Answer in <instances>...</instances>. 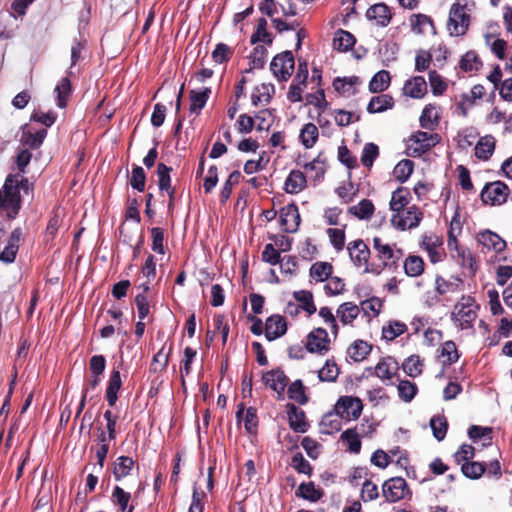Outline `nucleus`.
<instances>
[{
	"label": "nucleus",
	"mask_w": 512,
	"mask_h": 512,
	"mask_svg": "<svg viewBox=\"0 0 512 512\" xmlns=\"http://www.w3.org/2000/svg\"><path fill=\"white\" fill-rule=\"evenodd\" d=\"M267 49L263 45H257L249 56V68L245 70L246 73L254 69H261L264 67L267 57Z\"/></svg>",
	"instance_id": "a18cd8bd"
},
{
	"label": "nucleus",
	"mask_w": 512,
	"mask_h": 512,
	"mask_svg": "<svg viewBox=\"0 0 512 512\" xmlns=\"http://www.w3.org/2000/svg\"><path fill=\"white\" fill-rule=\"evenodd\" d=\"M210 94H211V89L208 87L202 89L201 91L191 90L190 95H189L190 102H191L190 103V112L197 113V112L201 111L205 107Z\"/></svg>",
	"instance_id": "f704fd0d"
},
{
	"label": "nucleus",
	"mask_w": 512,
	"mask_h": 512,
	"mask_svg": "<svg viewBox=\"0 0 512 512\" xmlns=\"http://www.w3.org/2000/svg\"><path fill=\"white\" fill-rule=\"evenodd\" d=\"M360 313L363 312L365 316L368 318H373L378 316L380 313V310L382 308V302L379 298H371L365 301L361 302V305L359 306Z\"/></svg>",
	"instance_id": "4d7b16f0"
},
{
	"label": "nucleus",
	"mask_w": 512,
	"mask_h": 512,
	"mask_svg": "<svg viewBox=\"0 0 512 512\" xmlns=\"http://www.w3.org/2000/svg\"><path fill=\"white\" fill-rule=\"evenodd\" d=\"M424 261L420 256L409 255L403 263L405 274L409 277H418L424 272Z\"/></svg>",
	"instance_id": "a19ab883"
},
{
	"label": "nucleus",
	"mask_w": 512,
	"mask_h": 512,
	"mask_svg": "<svg viewBox=\"0 0 512 512\" xmlns=\"http://www.w3.org/2000/svg\"><path fill=\"white\" fill-rule=\"evenodd\" d=\"M366 371L369 374H374L381 379L383 382H387L393 379L399 371L398 362L393 357H384L374 368H367Z\"/></svg>",
	"instance_id": "ddd939ff"
},
{
	"label": "nucleus",
	"mask_w": 512,
	"mask_h": 512,
	"mask_svg": "<svg viewBox=\"0 0 512 512\" xmlns=\"http://www.w3.org/2000/svg\"><path fill=\"white\" fill-rule=\"evenodd\" d=\"M339 375V368L333 360H327L325 365L318 371V378L323 382H334Z\"/></svg>",
	"instance_id": "603ef678"
},
{
	"label": "nucleus",
	"mask_w": 512,
	"mask_h": 512,
	"mask_svg": "<svg viewBox=\"0 0 512 512\" xmlns=\"http://www.w3.org/2000/svg\"><path fill=\"white\" fill-rule=\"evenodd\" d=\"M441 356L445 358L443 361L444 364L450 365L457 362L459 359V354L456 344L451 340L444 342L441 348Z\"/></svg>",
	"instance_id": "0e129e2a"
},
{
	"label": "nucleus",
	"mask_w": 512,
	"mask_h": 512,
	"mask_svg": "<svg viewBox=\"0 0 512 512\" xmlns=\"http://www.w3.org/2000/svg\"><path fill=\"white\" fill-rule=\"evenodd\" d=\"M397 388L399 397L405 402H410L417 393L416 384L408 380H401Z\"/></svg>",
	"instance_id": "e2e57ef3"
},
{
	"label": "nucleus",
	"mask_w": 512,
	"mask_h": 512,
	"mask_svg": "<svg viewBox=\"0 0 512 512\" xmlns=\"http://www.w3.org/2000/svg\"><path fill=\"white\" fill-rule=\"evenodd\" d=\"M306 349L311 353L325 355L330 349V339L324 328H316L307 335Z\"/></svg>",
	"instance_id": "9b49d317"
},
{
	"label": "nucleus",
	"mask_w": 512,
	"mask_h": 512,
	"mask_svg": "<svg viewBox=\"0 0 512 512\" xmlns=\"http://www.w3.org/2000/svg\"><path fill=\"white\" fill-rule=\"evenodd\" d=\"M409 493L407 482L402 477L386 480L382 485V495L390 503L398 502Z\"/></svg>",
	"instance_id": "6e6552de"
},
{
	"label": "nucleus",
	"mask_w": 512,
	"mask_h": 512,
	"mask_svg": "<svg viewBox=\"0 0 512 512\" xmlns=\"http://www.w3.org/2000/svg\"><path fill=\"white\" fill-rule=\"evenodd\" d=\"M287 414L290 427L296 432H305L307 423L304 412L294 404H287Z\"/></svg>",
	"instance_id": "393cba45"
},
{
	"label": "nucleus",
	"mask_w": 512,
	"mask_h": 512,
	"mask_svg": "<svg viewBox=\"0 0 512 512\" xmlns=\"http://www.w3.org/2000/svg\"><path fill=\"white\" fill-rule=\"evenodd\" d=\"M306 187V178L299 170H292L286 181L285 191L290 194H297Z\"/></svg>",
	"instance_id": "bb28decb"
},
{
	"label": "nucleus",
	"mask_w": 512,
	"mask_h": 512,
	"mask_svg": "<svg viewBox=\"0 0 512 512\" xmlns=\"http://www.w3.org/2000/svg\"><path fill=\"white\" fill-rule=\"evenodd\" d=\"M495 149V139L491 135L481 137L475 146V156L481 160H488Z\"/></svg>",
	"instance_id": "2f4dec72"
},
{
	"label": "nucleus",
	"mask_w": 512,
	"mask_h": 512,
	"mask_svg": "<svg viewBox=\"0 0 512 512\" xmlns=\"http://www.w3.org/2000/svg\"><path fill=\"white\" fill-rule=\"evenodd\" d=\"M359 314L360 308L353 302H344L336 310V316L343 325H352Z\"/></svg>",
	"instance_id": "5701e85b"
},
{
	"label": "nucleus",
	"mask_w": 512,
	"mask_h": 512,
	"mask_svg": "<svg viewBox=\"0 0 512 512\" xmlns=\"http://www.w3.org/2000/svg\"><path fill=\"white\" fill-rule=\"evenodd\" d=\"M362 401L357 397L342 396L335 405L337 415L342 419H357L362 413Z\"/></svg>",
	"instance_id": "1a4fd4ad"
},
{
	"label": "nucleus",
	"mask_w": 512,
	"mask_h": 512,
	"mask_svg": "<svg viewBox=\"0 0 512 512\" xmlns=\"http://www.w3.org/2000/svg\"><path fill=\"white\" fill-rule=\"evenodd\" d=\"M410 202V192L407 188L399 187L393 193L390 200V209L393 214L405 209Z\"/></svg>",
	"instance_id": "c9c22d12"
},
{
	"label": "nucleus",
	"mask_w": 512,
	"mask_h": 512,
	"mask_svg": "<svg viewBox=\"0 0 512 512\" xmlns=\"http://www.w3.org/2000/svg\"><path fill=\"white\" fill-rule=\"evenodd\" d=\"M379 155V148L374 143H367L363 147L361 162L366 167H371Z\"/></svg>",
	"instance_id": "69168bd1"
},
{
	"label": "nucleus",
	"mask_w": 512,
	"mask_h": 512,
	"mask_svg": "<svg viewBox=\"0 0 512 512\" xmlns=\"http://www.w3.org/2000/svg\"><path fill=\"white\" fill-rule=\"evenodd\" d=\"M413 170H414L413 161H411L409 159H403L395 166L393 173H394L395 178L399 182L404 183L410 177Z\"/></svg>",
	"instance_id": "864d4df0"
},
{
	"label": "nucleus",
	"mask_w": 512,
	"mask_h": 512,
	"mask_svg": "<svg viewBox=\"0 0 512 512\" xmlns=\"http://www.w3.org/2000/svg\"><path fill=\"white\" fill-rule=\"evenodd\" d=\"M373 249L379 264L370 263L364 269L365 273L380 274L384 268L396 267L403 253L401 249H394L390 244L384 243L380 237L373 238Z\"/></svg>",
	"instance_id": "f03ea898"
},
{
	"label": "nucleus",
	"mask_w": 512,
	"mask_h": 512,
	"mask_svg": "<svg viewBox=\"0 0 512 512\" xmlns=\"http://www.w3.org/2000/svg\"><path fill=\"white\" fill-rule=\"evenodd\" d=\"M394 106V99L388 94H381L371 98L367 106V111L370 114L381 113Z\"/></svg>",
	"instance_id": "cd10ccee"
},
{
	"label": "nucleus",
	"mask_w": 512,
	"mask_h": 512,
	"mask_svg": "<svg viewBox=\"0 0 512 512\" xmlns=\"http://www.w3.org/2000/svg\"><path fill=\"white\" fill-rule=\"evenodd\" d=\"M259 42H263L267 45H272L273 43V37L267 30V20L265 18L258 20L256 30L251 36L252 44Z\"/></svg>",
	"instance_id": "de8ad7c7"
},
{
	"label": "nucleus",
	"mask_w": 512,
	"mask_h": 512,
	"mask_svg": "<svg viewBox=\"0 0 512 512\" xmlns=\"http://www.w3.org/2000/svg\"><path fill=\"white\" fill-rule=\"evenodd\" d=\"M482 65L474 51L467 52L460 60V68L465 72L477 71Z\"/></svg>",
	"instance_id": "5fc2aeb1"
},
{
	"label": "nucleus",
	"mask_w": 512,
	"mask_h": 512,
	"mask_svg": "<svg viewBox=\"0 0 512 512\" xmlns=\"http://www.w3.org/2000/svg\"><path fill=\"white\" fill-rule=\"evenodd\" d=\"M134 460L131 457L128 456H120L118 457L114 462V468H113V475L114 478L117 481L122 480L123 478L127 477L133 467H134Z\"/></svg>",
	"instance_id": "7c9ffc66"
},
{
	"label": "nucleus",
	"mask_w": 512,
	"mask_h": 512,
	"mask_svg": "<svg viewBox=\"0 0 512 512\" xmlns=\"http://www.w3.org/2000/svg\"><path fill=\"white\" fill-rule=\"evenodd\" d=\"M131 499V494L126 492L123 488L116 485L113 488L111 494V500L114 505L119 506L121 512H128L131 509V512L134 510L133 505H129Z\"/></svg>",
	"instance_id": "473e14b6"
},
{
	"label": "nucleus",
	"mask_w": 512,
	"mask_h": 512,
	"mask_svg": "<svg viewBox=\"0 0 512 512\" xmlns=\"http://www.w3.org/2000/svg\"><path fill=\"white\" fill-rule=\"evenodd\" d=\"M374 205L371 200L363 199L357 205L351 206L348 212L361 220H369L374 214Z\"/></svg>",
	"instance_id": "4c0bfd02"
},
{
	"label": "nucleus",
	"mask_w": 512,
	"mask_h": 512,
	"mask_svg": "<svg viewBox=\"0 0 512 512\" xmlns=\"http://www.w3.org/2000/svg\"><path fill=\"white\" fill-rule=\"evenodd\" d=\"M274 93V86L271 84L262 83L254 88L251 95V101L253 106L259 104H268L271 100V96Z\"/></svg>",
	"instance_id": "e433bc0d"
},
{
	"label": "nucleus",
	"mask_w": 512,
	"mask_h": 512,
	"mask_svg": "<svg viewBox=\"0 0 512 512\" xmlns=\"http://www.w3.org/2000/svg\"><path fill=\"white\" fill-rule=\"evenodd\" d=\"M300 224V214L296 204L291 203L280 210V225L283 231L294 233Z\"/></svg>",
	"instance_id": "4468645a"
},
{
	"label": "nucleus",
	"mask_w": 512,
	"mask_h": 512,
	"mask_svg": "<svg viewBox=\"0 0 512 512\" xmlns=\"http://www.w3.org/2000/svg\"><path fill=\"white\" fill-rule=\"evenodd\" d=\"M262 380L266 387L277 393L278 399H283L284 391L288 386L289 379L284 371L277 368L263 374Z\"/></svg>",
	"instance_id": "f8f14e48"
},
{
	"label": "nucleus",
	"mask_w": 512,
	"mask_h": 512,
	"mask_svg": "<svg viewBox=\"0 0 512 512\" xmlns=\"http://www.w3.org/2000/svg\"><path fill=\"white\" fill-rule=\"evenodd\" d=\"M371 349V345L366 341L356 340L349 346L347 353L353 361L360 362L370 354Z\"/></svg>",
	"instance_id": "ea45409f"
},
{
	"label": "nucleus",
	"mask_w": 512,
	"mask_h": 512,
	"mask_svg": "<svg viewBox=\"0 0 512 512\" xmlns=\"http://www.w3.org/2000/svg\"><path fill=\"white\" fill-rule=\"evenodd\" d=\"M356 43L354 35L346 30L338 29L333 38V47L339 52H347L353 48Z\"/></svg>",
	"instance_id": "a878e982"
},
{
	"label": "nucleus",
	"mask_w": 512,
	"mask_h": 512,
	"mask_svg": "<svg viewBox=\"0 0 512 512\" xmlns=\"http://www.w3.org/2000/svg\"><path fill=\"white\" fill-rule=\"evenodd\" d=\"M420 126L423 129L433 131L437 128L440 122L439 107L435 104H428L422 110L419 118Z\"/></svg>",
	"instance_id": "412c9836"
},
{
	"label": "nucleus",
	"mask_w": 512,
	"mask_h": 512,
	"mask_svg": "<svg viewBox=\"0 0 512 512\" xmlns=\"http://www.w3.org/2000/svg\"><path fill=\"white\" fill-rule=\"evenodd\" d=\"M442 240L435 234H425L422 237L421 248L424 249L432 263H437L442 260V253L439 247L442 245Z\"/></svg>",
	"instance_id": "6ab92c4d"
},
{
	"label": "nucleus",
	"mask_w": 512,
	"mask_h": 512,
	"mask_svg": "<svg viewBox=\"0 0 512 512\" xmlns=\"http://www.w3.org/2000/svg\"><path fill=\"white\" fill-rule=\"evenodd\" d=\"M323 495L321 489L316 488L313 482L301 483L296 491V496L310 502H317Z\"/></svg>",
	"instance_id": "c03bdc74"
},
{
	"label": "nucleus",
	"mask_w": 512,
	"mask_h": 512,
	"mask_svg": "<svg viewBox=\"0 0 512 512\" xmlns=\"http://www.w3.org/2000/svg\"><path fill=\"white\" fill-rule=\"evenodd\" d=\"M340 416L336 414H327L322 418L321 427L322 431L327 434L337 432L341 429Z\"/></svg>",
	"instance_id": "052dcab7"
},
{
	"label": "nucleus",
	"mask_w": 512,
	"mask_h": 512,
	"mask_svg": "<svg viewBox=\"0 0 512 512\" xmlns=\"http://www.w3.org/2000/svg\"><path fill=\"white\" fill-rule=\"evenodd\" d=\"M47 135L46 129H41L36 132H31L27 126L23 128L21 142L32 149L39 148Z\"/></svg>",
	"instance_id": "c756f323"
},
{
	"label": "nucleus",
	"mask_w": 512,
	"mask_h": 512,
	"mask_svg": "<svg viewBox=\"0 0 512 512\" xmlns=\"http://www.w3.org/2000/svg\"><path fill=\"white\" fill-rule=\"evenodd\" d=\"M478 310L479 305L476 303L475 298L469 295H463L454 305L451 319L462 329H467L472 327L473 322L477 318Z\"/></svg>",
	"instance_id": "39448f33"
},
{
	"label": "nucleus",
	"mask_w": 512,
	"mask_h": 512,
	"mask_svg": "<svg viewBox=\"0 0 512 512\" xmlns=\"http://www.w3.org/2000/svg\"><path fill=\"white\" fill-rule=\"evenodd\" d=\"M477 240L484 248L496 253L504 251L507 245L505 240H503L497 233L490 230L479 232Z\"/></svg>",
	"instance_id": "dca6fc26"
},
{
	"label": "nucleus",
	"mask_w": 512,
	"mask_h": 512,
	"mask_svg": "<svg viewBox=\"0 0 512 512\" xmlns=\"http://www.w3.org/2000/svg\"><path fill=\"white\" fill-rule=\"evenodd\" d=\"M347 250L351 261L357 267L370 265L368 263L370 257V249L362 239L351 241L347 245Z\"/></svg>",
	"instance_id": "2eb2a0df"
},
{
	"label": "nucleus",
	"mask_w": 512,
	"mask_h": 512,
	"mask_svg": "<svg viewBox=\"0 0 512 512\" xmlns=\"http://www.w3.org/2000/svg\"><path fill=\"white\" fill-rule=\"evenodd\" d=\"M366 17L375 21L376 25L386 27L392 19V13L385 3H377L368 8Z\"/></svg>",
	"instance_id": "f3484780"
},
{
	"label": "nucleus",
	"mask_w": 512,
	"mask_h": 512,
	"mask_svg": "<svg viewBox=\"0 0 512 512\" xmlns=\"http://www.w3.org/2000/svg\"><path fill=\"white\" fill-rule=\"evenodd\" d=\"M422 219L423 212L421 209L412 205L392 214L391 224L394 228L404 231L418 227Z\"/></svg>",
	"instance_id": "423d86ee"
},
{
	"label": "nucleus",
	"mask_w": 512,
	"mask_h": 512,
	"mask_svg": "<svg viewBox=\"0 0 512 512\" xmlns=\"http://www.w3.org/2000/svg\"><path fill=\"white\" fill-rule=\"evenodd\" d=\"M474 3L469 0H456L451 6L448 19V30L452 36H462L470 25V12Z\"/></svg>",
	"instance_id": "7ed1b4c3"
},
{
	"label": "nucleus",
	"mask_w": 512,
	"mask_h": 512,
	"mask_svg": "<svg viewBox=\"0 0 512 512\" xmlns=\"http://www.w3.org/2000/svg\"><path fill=\"white\" fill-rule=\"evenodd\" d=\"M304 168L307 173H312L315 180L320 181L327 170V159L323 153H319L311 162L305 164Z\"/></svg>",
	"instance_id": "c85d7f7f"
},
{
	"label": "nucleus",
	"mask_w": 512,
	"mask_h": 512,
	"mask_svg": "<svg viewBox=\"0 0 512 512\" xmlns=\"http://www.w3.org/2000/svg\"><path fill=\"white\" fill-rule=\"evenodd\" d=\"M333 273V266L329 262L318 261L310 267L309 275L316 282H323Z\"/></svg>",
	"instance_id": "72a5a7b5"
},
{
	"label": "nucleus",
	"mask_w": 512,
	"mask_h": 512,
	"mask_svg": "<svg viewBox=\"0 0 512 512\" xmlns=\"http://www.w3.org/2000/svg\"><path fill=\"white\" fill-rule=\"evenodd\" d=\"M509 188L501 181L488 183L481 192V199L486 204L500 205L507 200Z\"/></svg>",
	"instance_id": "9d476101"
},
{
	"label": "nucleus",
	"mask_w": 512,
	"mask_h": 512,
	"mask_svg": "<svg viewBox=\"0 0 512 512\" xmlns=\"http://www.w3.org/2000/svg\"><path fill=\"white\" fill-rule=\"evenodd\" d=\"M440 141L441 136L438 133L418 130L406 140V155L414 158L420 157L429 152Z\"/></svg>",
	"instance_id": "20e7f679"
},
{
	"label": "nucleus",
	"mask_w": 512,
	"mask_h": 512,
	"mask_svg": "<svg viewBox=\"0 0 512 512\" xmlns=\"http://www.w3.org/2000/svg\"><path fill=\"white\" fill-rule=\"evenodd\" d=\"M485 466L480 462H465L461 466V471L467 478L478 479L485 472Z\"/></svg>",
	"instance_id": "13d9d810"
},
{
	"label": "nucleus",
	"mask_w": 512,
	"mask_h": 512,
	"mask_svg": "<svg viewBox=\"0 0 512 512\" xmlns=\"http://www.w3.org/2000/svg\"><path fill=\"white\" fill-rule=\"evenodd\" d=\"M295 67L294 56L291 51H284L276 55L270 64V70L279 81L290 78Z\"/></svg>",
	"instance_id": "0eeeda50"
},
{
	"label": "nucleus",
	"mask_w": 512,
	"mask_h": 512,
	"mask_svg": "<svg viewBox=\"0 0 512 512\" xmlns=\"http://www.w3.org/2000/svg\"><path fill=\"white\" fill-rule=\"evenodd\" d=\"M407 330L405 323L401 321H390L387 325L382 328V336L387 341H393L398 336L404 334Z\"/></svg>",
	"instance_id": "09e8293b"
},
{
	"label": "nucleus",
	"mask_w": 512,
	"mask_h": 512,
	"mask_svg": "<svg viewBox=\"0 0 512 512\" xmlns=\"http://www.w3.org/2000/svg\"><path fill=\"white\" fill-rule=\"evenodd\" d=\"M429 82L432 93L437 96L442 95L448 87L442 76L435 70L429 72Z\"/></svg>",
	"instance_id": "774afa93"
},
{
	"label": "nucleus",
	"mask_w": 512,
	"mask_h": 512,
	"mask_svg": "<svg viewBox=\"0 0 512 512\" xmlns=\"http://www.w3.org/2000/svg\"><path fill=\"white\" fill-rule=\"evenodd\" d=\"M55 92L57 93V106L59 108H65L71 94V82L68 77L61 79L55 87Z\"/></svg>",
	"instance_id": "3c124183"
},
{
	"label": "nucleus",
	"mask_w": 512,
	"mask_h": 512,
	"mask_svg": "<svg viewBox=\"0 0 512 512\" xmlns=\"http://www.w3.org/2000/svg\"><path fill=\"white\" fill-rule=\"evenodd\" d=\"M430 427L438 441H442L445 438L448 424L444 417L433 416L430 420Z\"/></svg>",
	"instance_id": "bf43d9fd"
},
{
	"label": "nucleus",
	"mask_w": 512,
	"mask_h": 512,
	"mask_svg": "<svg viewBox=\"0 0 512 512\" xmlns=\"http://www.w3.org/2000/svg\"><path fill=\"white\" fill-rule=\"evenodd\" d=\"M402 366L407 375L417 377L422 373L423 363L418 355H412L404 361Z\"/></svg>",
	"instance_id": "6e6d98bb"
},
{
	"label": "nucleus",
	"mask_w": 512,
	"mask_h": 512,
	"mask_svg": "<svg viewBox=\"0 0 512 512\" xmlns=\"http://www.w3.org/2000/svg\"><path fill=\"white\" fill-rule=\"evenodd\" d=\"M390 73L386 70L378 71L369 82V90L372 93L385 91L390 85Z\"/></svg>",
	"instance_id": "37998d69"
},
{
	"label": "nucleus",
	"mask_w": 512,
	"mask_h": 512,
	"mask_svg": "<svg viewBox=\"0 0 512 512\" xmlns=\"http://www.w3.org/2000/svg\"><path fill=\"white\" fill-rule=\"evenodd\" d=\"M122 386V380L120 371L118 369H113L110 373V377L108 380V385L106 388V399L109 406H115L118 399V392Z\"/></svg>",
	"instance_id": "b1692460"
},
{
	"label": "nucleus",
	"mask_w": 512,
	"mask_h": 512,
	"mask_svg": "<svg viewBox=\"0 0 512 512\" xmlns=\"http://www.w3.org/2000/svg\"><path fill=\"white\" fill-rule=\"evenodd\" d=\"M411 31L418 35L425 34L430 30L433 34L436 33L435 26L431 17L425 14H413L410 17Z\"/></svg>",
	"instance_id": "4be33fe9"
},
{
	"label": "nucleus",
	"mask_w": 512,
	"mask_h": 512,
	"mask_svg": "<svg viewBox=\"0 0 512 512\" xmlns=\"http://www.w3.org/2000/svg\"><path fill=\"white\" fill-rule=\"evenodd\" d=\"M29 186L27 178L22 176L18 179V175H8L0 189V211L10 219L15 218L21 208L20 191L27 194Z\"/></svg>",
	"instance_id": "f257e3e1"
},
{
	"label": "nucleus",
	"mask_w": 512,
	"mask_h": 512,
	"mask_svg": "<svg viewBox=\"0 0 512 512\" xmlns=\"http://www.w3.org/2000/svg\"><path fill=\"white\" fill-rule=\"evenodd\" d=\"M341 440L347 445V450L357 454L361 450V440L358 437V431L355 429H347L341 434Z\"/></svg>",
	"instance_id": "8fccbe9b"
},
{
	"label": "nucleus",
	"mask_w": 512,
	"mask_h": 512,
	"mask_svg": "<svg viewBox=\"0 0 512 512\" xmlns=\"http://www.w3.org/2000/svg\"><path fill=\"white\" fill-rule=\"evenodd\" d=\"M319 131L315 124L307 123L300 131V140L305 148H312L318 140Z\"/></svg>",
	"instance_id": "49530a36"
},
{
	"label": "nucleus",
	"mask_w": 512,
	"mask_h": 512,
	"mask_svg": "<svg viewBox=\"0 0 512 512\" xmlns=\"http://www.w3.org/2000/svg\"><path fill=\"white\" fill-rule=\"evenodd\" d=\"M293 297L296 300V304L305 311L309 316L316 312V306L313 300V294L307 290L295 291Z\"/></svg>",
	"instance_id": "79ce46f5"
},
{
	"label": "nucleus",
	"mask_w": 512,
	"mask_h": 512,
	"mask_svg": "<svg viewBox=\"0 0 512 512\" xmlns=\"http://www.w3.org/2000/svg\"><path fill=\"white\" fill-rule=\"evenodd\" d=\"M171 170V167H168L164 163H159L157 166L159 190L167 194H175V189L171 186Z\"/></svg>",
	"instance_id": "58836bf2"
},
{
	"label": "nucleus",
	"mask_w": 512,
	"mask_h": 512,
	"mask_svg": "<svg viewBox=\"0 0 512 512\" xmlns=\"http://www.w3.org/2000/svg\"><path fill=\"white\" fill-rule=\"evenodd\" d=\"M286 330V321L282 316L272 315L267 318L265 323V337L268 341H273L283 336Z\"/></svg>",
	"instance_id": "a211bd4d"
},
{
	"label": "nucleus",
	"mask_w": 512,
	"mask_h": 512,
	"mask_svg": "<svg viewBox=\"0 0 512 512\" xmlns=\"http://www.w3.org/2000/svg\"><path fill=\"white\" fill-rule=\"evenodd\" d=\"M403 93L414 99H421L427 94V83L423 76L408 79L403 87Z\"/></svg>",
	"instance_id": "aec40b11"
},
{
	"label": "nucleus",
	"mask_w": 512,
	"mask_h": 512,
	"mask_svg": "<svg viewBox=\"0 0 512 512\" xmlns=\"http://www.w3.org/2000/svg\"><path fill=\"white\" fill-rule=\"evenodd\" d=\"M146 182V174L141 166H134L130 178V184L133 189L139 192L144 191Z\"/></svg>",
	"instance_id": "338daca9"
},
{
	"label": "nucleus",
	"mask_w": 512,
	"mask_h": 512,
	"mask_svg": "<svg viewBox=\"0 0 512 512\" xmlns=\"http://www.w3.org/2000/svg\"><path fill=\"white\" fill-rule=\"evenodd\" d=\"M288 396L301 405L307 402L308 399L301 380H296L288 386Z\"/></svg>",
	"instance_id": "680f3d73"
}]
</instances>
